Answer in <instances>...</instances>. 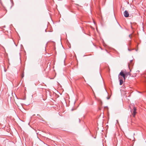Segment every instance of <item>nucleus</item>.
<instances>
[{
	"mask_svg": "<svg viewBox=\"0 0 146 146\" xmlns=\"http://www.w3.org/2000/svg\"><path fill=\"white\" fill-rule=\"evenodd\" d=\"M120 75L123 76L124 80L125 79V77L127 76H126V74H125V73H124L123 72V71L122 70L120 72V73L118 75L119 78V76Z\"/></svg>",
	"mask_w": 146,
	"mask_h": 146,
	"instance_id": "obj_1",
	"label": "nucleus"
},
{
	"mask_svg": "<svg viewBox=\"0 0 146 146\" xmlns=\"http://www.w3.org/2000/svg\"><path fill=\"white\" fill-rule=\"evenodd\" d=\"M124 16L126 17H127L129 16V14L127 11L125 10L123 13Z\"/></svg>",
	"mask_w": 146,
	"mask_h": 146,
	"instance_id": "obj_2",
	"label": "nucleus"
},
{
	"mask_svg": "<svg viewBox=\"0 0 146 146\" xmlns=\"http://www.w3.org/2000/svg\"><path fill=\"white\" fill-rule=\"evenodd\" d=\"M133 113L132 114V115L133 117H135V116L136 115V108L135 107H134L133 108Z\"/></svg>",
	"mask_w": 146,
	"mask_h": 146,
	"instance_id": "obj_3",
	"label": "nucleus"
},
{
	"mask_svg": "<svg viewBox=\"0 0 146 146\" xmlns=\"http://www.w3.org/2000/svg\"><path fill=\"white\" fill-rule=\"evenodd\" d=\"M132 60H131L130 62L128 63V66L129 68L132 65Z\"/></svg>",
	"mask_w": 146,
	"mask_h": 146,
	"instance_id": "obj_4",
	"label": "nucleus"
},
{
	"mask_svg": "<svg viewBox=\"0 0 146 146\" xmlns=\"http://www.w3.org/2000/svg\"><path fill=\"white\" fill-rule=\"evenodd\" d=\"M119 82H120V83H119L120 85H122V84H123V80L122 79H119Z\"/></svg>",
	"mask_w": 146,
	"mask_h": 146,
	"instance_id": "obj_5",
	"label": "nucleus"
},
{
	"mask_svg": "<svg viewBox=\"0 0 146 146\" xmlns=\"http://www.w3.org/2000/svg\"><path fill=\"white\" fill-rule=\"evenodd\" d=\"M24 74L23 73L22 74V78H23L24 77Z\"/></svg>",
	"mask_w": 146,
	"mask_h": 146,
	"instance_id": "obj_6",
	"label": "nucleus"
},
{
	"mask_svg": "<svg viewBox=\"0 0 146 146\" xmlns=\"http://www.w3.org/2000/svg\"><path fill=\"white\" fill-rule=\"evenodd\" d=\"M131 34L129 35V36L130 38H131Z\"/></svg>",
	"mask_w": 146,
	"mask_h": 146,
	"instance_id": "obj_7",
	"label": "nucleus"
},
{
	"mask_svg": "<svg viewBox=\"0 0 146 146\" xmlns=\"http://www.w3.org/2000/svg\"><path fill=\"white\" fill-rule=\"evenodd\" d=\"M127 144H125V145H124V146H127Z\"/></svg>",
	"mask_w": 146,
	"mask_h": 146,
	"instance_id": "obj_8",
	"label": "nucleus"
},
{
	"mask_svg": "<svg viewBox=\"0 0 146 146\" xmlns=\"http://www.w3.org/2000/svg\"><path fill=\"white\" fill-rule=\"evenodd\" d=\"M122 144H123V141H122Z\"/></svg>",
	"mask_w": 146,
	"mask_h": 146,
	"instance_id": "obj_9",
	"label": "nucleus"
}]
</instances>
